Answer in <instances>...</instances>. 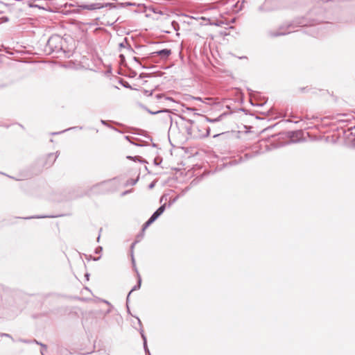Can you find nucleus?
Returning <instances> with one entry per match:
<instances>
[{
  "mask_svg": "<svg viewBox=\"0 0 355 355\" xmlns=\"http://www.w3.org/2000/svg\"><path fill=\"white\" fill-rule=\"evenodd\" d=\"M70 129H71V128H69V129L64 130H63V131L51 132V135H59V134H61V133H62V132H65V131H67V130H70Z\"/></svg>",
  "mask_w": 355,
  "mask_h": 355,
  "instance_id": "obj_27",
  "label": "nucleus"
},
{
  "mask_svg": "<svg viewBox=\"0 0 355 355\" xmlns=\"http://www.w3.org/2000/svg\"><path fill=\"white\" fill-rule=\"evenodd\" d=\"M153 222H155V220L150 217L149 219L144 224L143 227H142V230L144 231Z\"/></svg>",
  "mask_w": 355,
  "mask_h": 355,
  "instance_id": "obj_17",
  "label": "nucleus"
},
{
  "mask_svg": "<svg viewBox=\"0 0 355 355\" xmlns=\"http://www.w3.org/2000/svg\"><path fill=\"white\" fill-rule=\"evenodd\" d=\"M133 60H134L136 62H137L139 65H141V64L140 63L139 60V58H138L137 57H134V58H133Z\"/></svg>",
  "mask_w": 355,
  "mask_h": 355,
  "instance_id": "obj_31",
  "label": "nucleus"
},
{
  "mask_svg": "<svg viewBox=\"0 0 355 355\" xmlns=\"http://www.w3.org/2000/svg\"><path fill=\"white\" fill-rule=\"evenodd\" d=\"M300 90L301 92H304L306 90V87H300Z\"/></svg>",
  "mask_w": 355,
  "mask_h": 355,
  "instance_id": "obj_37",
  "label": "nucleus"
},
{
  "mask_svg": "<svg viewBox=\"0 0 355 355\" xmlns=\"http://www.w3.org/2000/svg\"><path fill=\"white\" fill-rule=\"evenodd\" d=\"M82 8L83 9H86V10H94L102 8H103V6L101 3H96L83 5V6H82Z\"/></svg>",
  "mask_w": 355,
  "mask_h": 355,
  "instance_id": "obj_9",
  "label": "nucleus"
},
{
  "mask_svg": "<svg viewBox=\"0 0 355 355\" xmlns=\"http://www.w3.org/2000/svg\"><path fill=\"white\" fill-rule=\"evenodd\" d=\"M172 25H173V26H175V25L178 26V24L177 22H175V21H173V22H172ZM174 28H175V29H176V28H175V27H174Z\"/></svg>",
  "mask_w": 355,
  "mask_h": 355,
  "instance_id": "obj_35",
  "label": "nucleus"
},
{
  "mask_svg": "<svg viewBox=\"0 0 355 355\" xmlns=\"http://www.w3.org/2000/svg\"><path fill=\"white\" fill-rule=\"evenodd\" d=\"M85 277H87V279H88L89 274H86V275H85Z\"/></svg>",
  "mask_w": 355,
  "mask_h": 355,
  "instance_id": "obj_48",
  "label": "nucleus"
},
{
  "mask_svg": "<svg viewBox=\"0 0 355 355\" xmlns=\"http://www.w3.org/2000/svg\"><path fill=\"white\" fill-rule=\"evenodd\" d=\"M153 222H155V220L150 217L149 219L144 224L143 227H142V230L144 231Z\"/></svg>",
  "mask_w": 355,
  "mask_h": 355,
  "instance_id": "obj_15",
  "label": "nucleus"
},
{
  "mask_svg": "<svg viewBox=\"0 0 355 355\" xmlns=\"http://www.w3.org/2000/svg\"><path fill=\"white\" fill-rule=\"evenodd\" d=\"M155 98L157 100H160V99H162L164 98V100L166 101H174L173 99L171 98V97H168V96H166L164 94H158L155 96Z\"/></svg>",
  "mask_w": 355,
  "mask_h": 355,
  "instance_id": "obj_13",
  "label": "nucleus"
},
{
  "mask_svg": "<svg viewBox=\"0 0 355 355\" xmlns=\"http://www.w3.org/2000/svg\"><path fill=\"white\" fill-rule=\"evenodd\" d=\"M116 178L110 179L101 182L98 184H94L92 188L91 191L95 193H105L110 191V185L114 182Z\"/></svg>",
  "mask_w": 355,
  "mask_h": 355,
  "instance_id": "obj_4",
  "label": "nucleus"
},
{
  "mask_svg": "<svg viewBox=\"0 0 355 355\" xmlns=\"http://www.w3.org/2000/svg\"><path fill=\"white\" fill-rule=\"evenodd\" d=\"M103 302H104L105 303H106V304H109V305L110 304L107 301H106V300H103Z\"/></svg>",
  "mask_w": 355,
  "mask_h": 355,
  "instance_id": "obj_47",
  "label": "nucleus"
},
{
  "mask_svg": "<svg viewBox=\"0 0 355 355\" xmlns=\"http://www.w3.org/2000/svg\"><path fill=\"white\" fill-rule=\"evenodd\" d=\"M189 189V187H187V188L185 189V191H188Z\"/></svg>",
  "mask_w": 355,
  "mask_h": 355,
  "instance_id": "obj_51",
  "label": "nucleus"
},
{
  "mask_svg": "<svg viewBox=\"0 0 355 355\" xmlns=\"http://www.w3.org/2000/svg\"><path fill=\"white\" fill-rule=\"evenodd\" d=\"M48 216H30V217H26V218H24V219H31V218H47Z\"/></svg>",
  "mask_w": 355,
  "mask_h": 355,
  "instance_id": "obj_24",
  "label": "nucleus"
},
{
  "mask_svg": "<svg viewBox=\"0 0 355 355\" xmlns=\"http://www.w3.org/2000/svg\"><path fill=\"white\" fill-rule=\"evenodd\" d=\"M193 123H194L193 121H192L191 119H186V124H185L184 128H185L187 134L190 137L197 138V137H200V135L196 134L194 132V128H196V127L193 125Z\"/></svg>",
  "mask_w": 355,
  "mask_h": 355,
  "instance_id": "obj_5",
  "label": "nucleus"
},
{
  "mask_svg": "<svg viewBox=\"0 0 355 355\" xmlns=\"http://www.w3.org/2000/svg\"><path fill=\"white\" fill-rule=\"evenodd\" d=\"M154 164H156V165L159 164V163H158V162H157V159H155V160H154Z\"/></svg>",
  "mask_w": 355,
  "mask_h": 355,
  "instance_id": "obj_40",
  "label": "nucleus"
},
{
  "mask_svg": "<svg viewBox=\"0 0 355 355\" xmlns=\"http://www.w3.org/2000/svg\"><path fill=\"white\" fill-rule=\"evenodd\" d=\"M149 74L148 73H141L140 75H139V78H147V77H149Z\"/></svg>",
  "mask_w": 355,
  "mask_h": 355,
  "instance_id": "obj_28",
  "label": "nucleus"
},
{
  "mask_svg": "<svg viewBox=\"0 0 355 355\" xmlns=\"http://www.w3.org/2000/svg\"><path fill=\"white\" fill-rule=\"evenodd\" d=\"M137 320H138V323H139V326L141 327V320L139 318H137Z\"/></svg>",
  "mask_w": 355,
  "mask_h": 355,
  "instance_id": "obj_41",
  "label": "nucleus"
},
{
  "mask_svg": "<svg viewBox=\"0 0 355 355\" xmlns=\"http://www.w3.org/2000/svg\"><path fill=\"white\" fill-rule=\"evenodd\" d=\"M187 109L188 110H190V111H191V110H192V111H193V110H195V109H194V108L187 107Z\"/></svg>",
  "mask_w": 355,
  "mask_h": 355,
  "instance_id": "obj_42",
  "label": "nucleus"
},
{
  "mask_svg": "<svg viewBox=\"0 0 355 355\" xmlns=\"http://www.w3.org/2000/svg\"><path fill=\"white\" fill-rule=\"evenodd\" d=\"M63 40L58 35L51 36L45 46L44 51L48 53H58L63 51Z\"/></svg>",
  "mask_w": 355,
  "mask_h": 355,
  "instance_id": "obj_2",
  "label": "nucleus"
},
{
  "mask_svg": "<svg viewBox=\"0 0 355 355\" xmlns=\"http://www.w3.org/2000/svg\"><path fill=\"white\" fill-rule=\"evenodd\" d=\"M59 151H57L55 153V155H54L53 153H49L47 156L48 160L49 161V166H51L57 159V157L59 156ZM48 164V163H46Z\"/></svg>",
  "mask_w": 355,
  "mask_h": 355,
  "instance_id": "obj_10",
  "label": "nucleus"
},
{
  "mask_svg": "<svg viewBox=\"0 0 355 355\" xmlns=\"http://www.w3.org/2000/svg\"><path fill=\"white\" fill-rule=\"evenodd\" d=\"M137 182V179L135 180V179H130L128 180L127 182V184L128 185H135Z\"/></svg>",
  "mask_w": 355,
  "mask_h": 355,
  "instance_id": "obj_22",
  "label": "nucleus"
},
{
  "mask_svg": "<svg viewBox=\"0 0 355 355\" xmlns=\"http://www.w3.org/2000/svg\"><path fill=\"white\" fill-rule=\"evenodd\" d=\"M225 115H226V114L224 113L214 119H210V118L206 117V120H207V121L210 122V123H216V122L220 121L223 118V116Z\"/></svg>",
  "mask_w": 355,
  "mask_h": 355,
  "instance_id": "obj_12",
  "label": "nucleus"
},
{
  "mask_svg": "<svg viewBox=\"0 0 355 355\" xmlns=\"http://www.w3.org/2000/svg\"><path fill=\"white\" fill-rule=\"evenodd\" d=\"M125 139H127V140H129V139H130V137H129V136H125Z\"/></svg>",
  "mask_w": 355,
  "mask_h": 355,
  "instance_id": "obj_45",
  "label": "nucleus"
},
{
  "mask_svg": "<svg viewBox=\"0 0 355 355\" xmlns=\"http://www.w3.org/2000/svg\"><path fill=\"white\" fill-rule=\"evenodd\" d=\"M93 259H94V261H98V260L100 259V257H96V258H94Z\"/></svg>",
  "mask_w": 355,
  "mask_h": 355,
  "instance_id": "obj_43",
  "label": "nucleus"
},
{
  "mask_svg": "<svg viewBox=\"0 0 355 355\" xmlns=\"http://www.w3.org/2000/svg\"><path fill=\"white\" fill-rule=\"evenodd\" d=\"M137 241H135V242H133L131 245V259H132V266H133V268H134V270L137 273V277L138 278V281H137V284L131 289V291L129 292L128 296H127V299H126V301H127V303L129 301V297H130V295L131 294L132 292H133L134 291H137V290H139L140 288H141V275L136 267V263H135V258H134V255H133V248L135 245V244L137 243Z\"/></svg>",
  "mask_w": 355,
  "mask_h": 355,
  "instance_id": "obj_3",
  "label": "nucleus"
},
{
  "mask_svg": "<svg viewBox=\"0 0 355 355\" xmlns=\"http://www.w3.org/2000/svg\"><path fill=\"white\" fill-rule=\"evenodd\" d=\"M153 222H155V220L150 217L149 219L144 224L143 227H142V230L144 231Z\"/></svg>",
  "mask_w": 355,
  "mask_h": 355,
  "instance_id": "obj_16",
  "label": "nucleus"
},
{
  "mask_svg": "<svg viewBox=\"0 0 355 355\" xmlns=\"http://www.w3.org/2000/svg\"><path fill=\"white\" fill-rule=\"evenodd\" d=\"M46 351V348L42 347V350H41L42 355H45V352Z\"/></svg>",
  "mask_w": 355,
  "mask_h": 355,
  "instance_id": "obj_32",
  "label": "nucleus"
},
{
  "mask_svg": "<svg viewBox=\"0 0 355 355\" xmlns=\"http://www.w3.org/2000/svg\"><path fill=\"white\" fill-rule=\"evenodd\" d=\"M101 123H102L103 125H107V121H106L101 120Z\"/></svg>",
  "mask_w": 355,
  "mask_h": 355,
  "instance_id": "obj_34",
  "label": "nucleus"
},
{
  "mask_svg": "<svg viewBox=\"0 0 355 355\" xmlns=\"http://www.w3.org/2000/svg\"><path fill=\"white\" fill-rule=\"evenodd\" d=\"M100 236H101V234H99V235H98V238H97V241H98H98H99V240H100Z\"/></svg>",
  "mask_w": 355,
  "mask_h": 355,
  "instance_id": "obj_46",
  "label": "nucleus"
},
{
  "mask_svg": "<svg viewBox=\"0 0 355 355\" xmlns=\"http://www.w3.org/2000/svg\"><path fill=\"white\" fill-rule=\"evenodd\" d=\"M242 58H247L246 56H243V57H241L240 59H242Z\"/></svg>",
  "mask_w": 355,
  "mask_h": 355,
  "instance_id": "obj_50",
  "label": "nucleus"
},
{
  "mask_svg": "<svg viewBox=\"0 0 355 355\" xmlns=\"http://www.w3.org/2000/svg\"><path fill=\"white\" fill-rule=\"evenodd\" d=\"M209 130H207L206 135H209Z\"/></svg>",
  "mask_w": 355,
  "mask_h": 355,
  "instance_id": "obj_49",
  "label": "nucleus"
},
{
  "mask_svg": "<svg viewBox=\"0 0 355 355\" xmlns=\"http://www.w3.org/2000/svg\"><path fill=\"white\" fill-rule=\"evenodd\" d=\"M149 114H159V113H166V118L170 120V121H172V117L170 114V110H168V109H163V110H157V111H151L150 110H149L148 108H147L146 107H144Z\"/></svg>",
  "mask_w": 355,
  "mask_h": 355,
  "instance_id": "obj_7",
  "label": "nucleus"
},
{
  "mask_svg": "<svg viewBox=\"0 0 355 355\" xmlns=\"http://www.w3.org/2000/svg\"><path fill=\"white\" fill-rule=\"evenodd\" d=\"M31 343H36V344H37V345H40L42 347H43V348H46V345H45L44 344H42V343H39V342H38L37 340H31Z\"/></svg>",
  "mask_w": 355,
  "mask_h": 355,
  "instance_id": "obj_25",
  "label": "nucleus"
},
{
  "mask_svg": "<svg viewBox=\"0 0 355 355\" xmlns=\"http://www.w3.org/2000/svg\"><path fill=\"white\" fill-rule=\"evenodd\" d=\"M102 250H103V248H102V247H101V246H98V247H97V248H96V250H95V253H96V254H99V253H101V252H102Z\"/></svg>",
  "mask_w": 355,
  "mask_h": 355,
  "instance_id": "obj_26",
  "label": "nucleus"
},
{
  "mask_svg": "<svg viewBox=\"0 0 355 355\" xmlns=\"http://www.w3.org/2000/svg\"><path fill=\"white\" fill-rule=\"evenodd\" d=\"M110 311H111V309H108V310H107V311L105 312V314H108V313H110Z\"/></svg>",
  "mask_w": 355,
  "mask_h": 355,
  "instance_id": "obj_44",
  "label": "nucleus"
},
{
  "mask_svg": "<svg viewBox=\"0 0 355 355\" xmlns=\"http://www.w3.org/2000/svg\"><path fill=\"white\" fill-rule=\"evenodd\" d=\"M193 98L196 101H201V102L206 103H208L207 102V101L211 100V98H205V100H202V98L200 97H193Z\"/></svg>",
  "mask_w": 355,
  "mask_h": 355,
  "instance_id": "obj_19",
  "label": "nucleus"
},
{
  "mask_svg": "<svg viewBox=\"0 0 355 355\" xmlns=\"http://www.w3.org/2000/svg\"><path fill=\"white\" fill-rule=\"evenodd\" d=\"M128 159H132V160H134V161H136V160H139V162H142L141 159H140V157L139 156H135V157H132V156H128L127 157ZM144 162H146V161H143Z\"/></svg>",
  "mask_w": 355,
  "mask_h": 355,
  "instance_id": "obj_21",
  "label": "nucleus"
},
{
  "mask_svg": "<svg viewBox=\"0 0 355 355\" xmlns=\"http://www.w3.org/2000/svg\"><path fill=\"white\" fill-rule=\"evenodd\" d=\"M126 88H130V85L126 82L125 84L123 85Z\"/></svg>",
  "mask_w": 355,
  "mask_h": 355,
  "instance_id": "obj_33",
  "label": "nucleus"
},
{
  "mask_svg": "<svg viewBox=\"0 0 355 355\" xmlns=\"http://www.w3.org/2000/svg\"><path fill=\"white\" fill-rule=\"evenodd\" d=\"M127 42H128L127 38H125V39H124V42H121V43L119 44V48H120V49H121V48H125V47L126 46V44H127V45L128 46V51H132V52H134V50L131 48V46H130V45H128V44H127Z\"/></svg>",
  "mask_w": 355,
  "mask_h": 355,
  "instance_id": "obj_14",
  "label": "nucleus"
},
{
  "mask_svg": "<svg viewBox=\"0 0 355 355\" xmlns=\"http://www.w3.org/2000/svg\"><path fill=\"white\" fill-rule=\"evenodd\" d=\"M130 191H124L123 193H122V196H125V194L128 193Z\"/></svg>",
  "mask_w": 355,
  "mask_h": 355,
  "instance_id": "obj_39",
  "label": "nucleus"
},
{
  "mask_svg": "<svg viewBox=\"0 0 355 355\" xmlns=\"http://www.w3.org/2000/svg\"><path fill=\"white\" fill-rule=\"evenodd\" d=\"M306 26H308V21L305 18H296L292 22L288 23L285 25L280 26L279 30L270 31L269 35L271 37H278L281 35H284L292 32V29L297 26L302 27Z\"/></svg>",
  "mask_w": 355,
  "mask_h": 355,
  "instance_id": "obj_1",
  "label": "nucleus"
},
{
  "mask_svg": "<svg viewBox=\"0 0 355 355\" xmlns=\"http://www.w3.org/2000/svg\"><path fill=\"white\" fill-rule=\"evenodd\" d=\"M121 5L122 7H124V6H136V3H131V2H125V3H121Z\"/></svg>",
  "mask_w": 355,
  "mask_h": 355,
  "instance_id": "obj_20",
  "label": "nucleus"
},
{
  "mask_svg": "<svg viewBox=\"0 0 355 355\" xmlns=\"http://www.w3.org/2000/svg\"><path fill=\"white\" fill-rule=\"evenodd\" d=\"M140 334H141V338H142L143 341H144V349H145L146 352H149L148 347H147L146 337L144 335V330L142 329V328L140 329Z\"/></svg>",
  "mask_w": 355,
  "mask_h": 355,
  "instance_id": "obj_11",
  "label": "nucleus"
},
{
  "mask_svg": "<svg viewBox=\"0 0 355 355\" xmlns=\"http://www.w3.org/2000/svg\"><path fill=\"white\" fill-rule=\"evenodd\" d=\"M302 134V131L291 132V137L293 139L295 135L297 137L298 135H301Z\"/></svg>",
  "mask_w": 355,
  "mask_h": 355,
  "instance_id": "obj_23",
  "label": "nucleus"
},
{
  "mask_svg": "<svg viewBox=\"0 0 355 355\" xmlns=\"http://www.w3.org/2000/svg\"><path fill=\"white\" fill-rule=\"evenodd\" d=\"M120 58L121 59V60H125V56L123 55V54H121L119 55Z\"/></svg>",
  "mask_w": 355,
  "mask_h": 355,
  "instance_id": "obj_36",
  "label": "nucleus"
},
{
  "mask_svg": "<svg viewBox=\"0 0 355 355\" xmlns=\"http://www.w3.org/2000/svg\"><path fill=\"white\" fill-rule=\"evenodd\" d=\"M258 152L252 153H246L244 157L245 159H251L258 155Z\"/></svg>",
  "mask_w": 355,
  "mask_h": 355,
  "instance_id": "obj_18",
  "label": "nucleus"
},
{
  "mask_svg": "<svg viewBox=\"0 0 355 355\" xmlns=\"http://www.w3.org/2000/svg\"><path fill=\"white\" fill-rule=\"evenodd\" d=\"M166 209V204L161 205L150 216L155 221L164 213Z\"/></svg>",
  "mask_w": 355,
  "mask_h": 355,
  "instance_id": "obj_8",
  "label": "nucleus"
},
{
  "mask_svg": "<svg viewBox=\"0 0 355 355\" xmlns=\"http://www.w3.org/2000/svg\"><path fill=\"white\" fill-rule=\"evenodd\" d=\"M0 336H6V337H8V338H12L10 334H8L3 333V334H1Z\"/></svg>",
  "mask_w": 355,
  "mask_h": 355,
  "instance_id": "obj_30",
  "label": "nucleus"
},
{
  "mask_svg": "<svg viewBox=\"0 0 355 355\" xmlns=\"http://www.w3.org/2000/svg\"><path fill=\"white\" fill-rule=\"evenodd\" d=\"M153 187H154V182H152L151 184H150V185H149V188H150V189H152V188H153Z\"/></svg>",
  "mask_w": 355,
  "mask_h": 355,
  "instance_id": "obj_38",
  "label": "nucleus"
},
{
  "mask_svg": "<svg viewBox=\"0 0 355 355\" xmlns=\"http://www.w3.org/2000/svg\"><path fill=\"white\" fill-rule=\"evenodd\" d=\"M19 340L20 342H21V343H31V340H28L19 339Z\"/></svg>",
  "mask_w": 355,
  "mask_h": 355,
  "instance_id": "obj_29",
  "label": "nucleus"
},
{
  "mask_svg": "<svg viewBox=\"0 0 355 355\" xmlns=\"http://www.w3.org/2000/svg\"><path fill=\"white\" fill-rule=\"evenodd\" d=\"M171 54V51L170 49H164L157 51H155L151 53V58H154L156 55L160 56L161 58L166 60L169 55Z\"/></svg>",
  "mask_w": 355,
  "mask_h": 355,
  "instance_id": "obj_6",
  "label": "nucleus"
}]
</instances>
